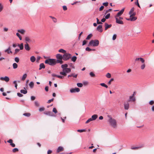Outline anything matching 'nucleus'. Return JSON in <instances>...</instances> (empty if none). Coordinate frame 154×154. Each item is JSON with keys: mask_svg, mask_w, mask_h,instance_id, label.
<instances>
[{"mask_svg": "<svg viewBox=\"0 0 154 154\" xmlns=\"http://www.w3.org/2000/svg\"><path fill=\"white\" fill-rule=\"evenodd\" d=\"M80 89L79 88H72L71 89L70 91L71 93H75L76 92H79L80 91Z\"/></svg>", "mask_w": 154, "mask_h": 154, "instance_id": "423d86ee", "label": "nucleus"}, {"mask_svg": "<svg viewBox=\"0 0 154 154\" xmlns=\"http://www.w3.org/2000/svg\"><path fill=\"white\" fill-rule=\"evenodd\" d=\"M56 58L57 59L60 60H62L63 59V56L61 55L60 54H57L56 56Z\"/></svg>", "mask_w": 154, "mask_h": 154, "instance_id": "f3484780", "label": "nucleus"}, {"mask_svg": "<svg viewBox=\"0 0 154 154\" xmlns=\"http://www.w3.org/2000/svg\"><path fill=\"white\" fill-rule=\"evenodd\" d=\"M97 30L100 32H102L103 31L102 25H99L97 27Z\"/></svg>", "mask_w": 154, "mask_h": 154, "instance_id": "dca6fc26", "label": "nucleus"}, {"mask_svg": "<svg viewBox=\"0 0 154 154\" xmlns=\"http://www.w3.org/2000/svg\"><path fill=\"white\" fill-rule=\"evenodd\" d=\"M134 8H132L129 13V14H131L132 12H133L134 11Z\"/></svg>", "mask_w": 154, "mask_h": 154, "instance_id": "79ce46f5", "label": "nucleus"}, {"mask_svg": "<svg viewBox=\"0 0 154 154\" xmlns=\"http://www.w3.org/2000/svg\"><path fill=\"white\" fill-rule=\"evenodd\" d=\"M88 82L87 81H85L83 82V84L84 85H86L88 84Z\"/></svg>", "mask_w": 154, "mask_h": 154, "instance_id": "774afa93", "label": "nucleus"}, {"mask_svg": "<svg viewBox=\"0 0 154 154\" xmlns=\"http://www.w3.org/2000/svg\"><path fill=\"white\" fill-rule=\"evenodd\" d=\"M130 17L131 21H134L137 19V18L134 17Z\"/></svg>", "mask_w": 154, "mask_h": 154, "instance_id": "473e14b6", "label": "nucleus"}, {"mask_svg": "<svg viewBox=\"0 0 154 154\" xmlns=\"http://www.w3.org/2000/svg\"><path fill=\"white\" fill-rule=\"evenodd\" d=\"M18 46L19 47L20 50H23V43H21L20 44H18Z\"/></svg>", "mask_w": 154, "mask_h": 154, "instance_id": "393cba45", "label": "nucleus"}, {"mask_svg": "<svg viewBox=\"0 0 154 154\" xmlns=\"http://www.w3.org/2000/svg\"><path fill=\"white\" fill-rule=\"evenodd\" d=\"M100 85L103 87H104L106 88H107L108 86L104 83H101L100 84Z\"/></svg>", "mask_w": 154, "mask_h": 154, "instance_id": "c9c22d12", "label": "nucleus"}, {"mask_svg": "<svg viewBox=\"0 0 154 154\" xmlns=\"http://www.w3.org/2000/svg\"><path fill=\"white\" fill-rule=\"evenodd\" d=\"M18 151V149L17 148H15L13 149L12 151L13 152H15Z\"/></svg>", "mask_w": 154, "mask_h": 154, "instance_id": "3c124183", "label": "nucleus"}, {"mask_svg": "<svg viewBox=\"0 0 154 154\" xmlns=\"http://www.w3.org/2000/svg\"><path fill=\"white\" fill-rule=\"evenodd\" d=\"M77 86L79 87H82L83 86V84L80 83H77Z\"/></svg>", "mask_w": 154, "mask_h": 154, "instance_id": "a19ab883", "label": "nucleus"}, {"mask_svg": "<svg viewBox=\"0 0 154 154\" xmlns=\"http://www.w3.org/2000/svg\"><path fill=\"white\" fill-rule=\"evenodd\" d=\"M108 4H109L108 2H104V3H103V5L105 6L106 7L108 5Z\"/></svg>", "mask_w": 154, "mask_h": 154, "instance_id": "4d7b16f0", "label": "nucleus"}, {"mask_svg": "<svg viewBox=\"0 0 154 154\" xmlns=\"http://www.w3.org/2000/svg\"><path fill=\"white\" fill-rule=\"evenodd\" d=\"M35 104L36 106H39V103H38V102L37 101H35Z\"/></svg>", "mask_w": 154, "mask_h": 154, "instance_id": "052dcab7", "label": "nucleus"}, {"mask_svg": "<svg viewBox=\"0 0 154 154\" xmlns=\"http://www.w3.org/2000/svg\"><path fill=\"white\" fill-rule=\"evenodd\" d=\"M116 20V23H117L120 24H123L124 23L123 21L119 20L118 17H115Z\"/></svg>", "mask_w": 154, "mask_h": 154, "instance_id": "1a4fd4ad", "label": "nucleus"}, {"mask_svg": "<svg viewBox=\"0 0 154 154\" xmlns=\"http://www.w3.org/2000/svg\"><path fill=\"white\" fill-rule=\"evenodd\" d=\"M57 63H60L61 64H62L63 63V61L62 60H56Z\"/></svg>", "mask_w": 154, "mask_h": 154, "instance_id": "de8ad7c7", "label": "nucleus"}, {"mask_svg": "<svg viewBox=\"0 0 154 154\" xmlns=\"http://www.w3.org/2000/svg\"><path fill=\"white\" fill-rule=\"evenodd\" d=\"M45 63L52 66L55 65L57 62L55 59L49 58L45 60Z\"/></svg>", "mask_w": 154, "mask_h": 154, "instance_id": "f03ea898", "label": "nucleus"}, {"mask_svg": "<svg viewBox=\"0 0 154 154\" xmlns=\"http://www.w3.org/2000/svg\"><path fill=\"white\" fill-rule=\"evenodd\" d=\"M85 131V129H79L77 130V131L79 132H82Z\"/></svg>", "mask_w": 154, "mask_h": 154, "instance_id": "bf43d9fd", "label": "nucleus"}, {"mask_svg": "<svg viewBox=\"0 0 154 154\" xmlns=\"http://www.w3.org/2000/svg\"><path fill=\"white\" fill-rule=\"evenodd\" d=\"M124 108L126 110H128L129 107V104L128 102H125L124 104Z\"/></svg>", "mask_w": 154, "mask_h": 154, "instance_id": "9d476101", "label": "nucleus"}, {"mask_svg": "<svg viewBox=\"0 0 154 154\" xmlns=\"http://www.w3.org/2000/svg\"><path fill=\"white\" fill-rule=\"evenodd\" d=\"M30 60L33 63L36 60V58L34 56H32L30 57Z\"/></svg>", "mask_w": 154, "mask_h": 154, "instance_id": "412c9836", "label": "nucleus"}, {"mask_svg": "<svg viewBox=\"0 0 154 154\" xmlns=\"http://www.w3.org/2000/svg\"><path fill=\"white\" fill-rule=\"evenodd\" d=\"M99 41L98 40H92L89 42L88 46L97 47L99 45Z\"/></svg>", "mask_w": 154, "mask_h": 154, "instance_id": "7ed1b4c3", "label": "nucleus"}, {"mask_svg": "<svg viewBox=\"0 0 154 154\" xmlns=\"http://www.w3.org/2000/svg\"><path fill=\"white\" fill-rule=\"evenodd\" d=\"M144 145L143 144H142L140 145L138 147H133L132 146L131 147V149H137L140 148H141L144 147Z\"/></svg>", "mask_w": 154, "mask_h": 154, "instance_id": "6e6552de", "label": "nucleus"}, {"mask_svg": "<svg viewBox=\"0 0 154 154\" xmlns=\"http://www.w3.org/2000/svg\"><path fill=\"white\" fill-rule=\"evenodd\" d=\"M89 74L90 76L91 77H94L95 76V74L93 72H90Z\"/></svg>", "mask_w": 154, "mask_h": 154, "instance_id": "ea45409f", "label": "nucleus"}, {"mask_svg": "<svg viewBox=\"0 0 154 154\" xmlns=\"http://www.w3.org/2000/svg\"><path fill=\"white\" fill-rule=\"evenodd\" d=\"M63 71H64L66 73H69L71 71V69L69 68H66L65 69H63Z\"/></svg>", "mask_w": 154, "mask_h": 154, "instance_id": "4be33fe9", "label": "nucleus"}, {"mask_svg": "<svg viewBox=\"0 0 154 154\" xmlns=\"http://www.w3.org/2000/svg\"><path fill=\"white\" fill-rule=\"evenodd\" d=\"M93 121L91 119V118H90L89 119H88L86 122L85 123L86 124L90 122Z\"/></svg>", "mask_w": 154, "mask_h": 154, "instance_id": "09e8293b", "label": "nucleus"}, {"mask_svg": "<svg viewBox=\"0 0 154 154\" xmlns=\"http://www.w3.org/2000/svg\"><path fill=\"white\" fill-rule=\"evenodd\" d=\"M29 86L30 87L32 88L34 86V83L32 82H30V83L29 84Z\"/></svg>", "mask_w": 154, "mask_h": 154, "instance_id": "cd10ccee", "label": "nucleus"}, {"mask_svg": "<svg viewBox=\"0 0 154 154\" xmlns=\"http://www.w3.org/2000/svg\"><path fill=\"white\" fill-rule=\"evenodd\" d=\"M114 79L113 78H111L110 80H109V82H108V84L109 85H110L111 84V82L113 81V80Z\"/></svg>", "mask_w": 154, "mask_h": 154, "instance_id": "680f3d73", "label": "nucleus"}, {"mask_svg": "<svg viewBox=\"0 0 154 154\" xmlns=\"http://www.w3.org/2000/svg\"><path fill=\"white\" fill-rule=\"evenodd\" d=\"M13 68L14 69H16L18 67L17 64L16 63H14L13 64Z\"/></svg>", "mask_w": 154, "mask_h": 154, "instance_id": "2f4dec72", "label": "nucleus"}, {"mask_svg": "<svg viewBox=\"0 0 154 154\" xmlns=\"http://www.w3.org/2000/svg\"><path fill=\"white\" fill-rule=\"evenodd\" d=\"M63 148L62 146H60L58 147L57 148V152L58 153L63 151Z\"/></svg>", "mask_w": 154, "mask_h": 154, "instance_id": "a211bd4d", "label": "nucleus"}, {"mask_svg": "<svg viewBox=\"0 0 154 154\" xmlns=\"http://www.w3.org/2000/svg\"><path fill=\"white\" fill-rule=\"evenodd\" d=\"M106 76L107 78H109L111 77V75L110 73H108L106 74Z\"/></svg>", "mask_w": 154, "mask_h": 154, "instance_id": "8fccbe9b", "label": "nucleus"}, {"mask_svg": "<svg viewBox=\"0 0 154 154\" xmlns=\"http://www.w3.org/2000/svg\"><path fill=\"white\" fill-rule=\"evenodd\" d=\"M97 115L96 114H94L92 116L91 119L93 121L95 120L97 118Z\"/></svg>", "mask_w": 154, "mask_h": 154, "instance_id": "aec40b11", "label": "nucleus"}, {"mask_svg": "<svg viewBox=\"0 0 154 154\" xmlns=\"http://www.w3.org/2000/svg\"><path fill=\"white\" fill-rule=\"evenodd\" d=\"M87 42H88L85 40H84L83 41V42H82V45H85L86 44V43Z\"/></svg>", "mask_w": 154, "mask_h": 154, "instance_id": "0e129e2a", "label": "nucleus"}, {"mask_svg": "<svg viewBox=\"0 0 154 154\" xmlns=\"http://www.w3.org/2000/svg\"><path fill=\"white\" fill-rule=\"evenodd\" d=\"M97 24H102V22H100L98 18H97Z\"/></svg>", "mask_w": 154, "mask_h": 154, "instance_id": "864d4df0", "label": "nucleus"}, {"mask_svg": "<svg viewBox=\"0 0 154 154\" xmlns=\"http://www.w3.org/2000/svg\"><path fill=\"white\" fill-rule=\"evenodd\" d=\"M24 39L26 43L29 42L31 41V39L30 37L28 36H25Z\"/></svg>", "mask_w": 154, "mask_h": 154, "instance_id": "f8f14e48", "label": "nucleus"}, {"mask_svg": "<svg viewBox=\"0 0 154 154\" xmlns=\"http://www.w3.org/2000/svg\"><path fill=\"white\" fill-rule=\"evenodd\" d=\"M104 26L105 27V30H106L108 28L111 27L112 26L111 24L109 25L107 23H105L104 24Z\"/></svg>", "mask_w": 154, "mask_h": 154, "instance_id": "2eb2a0df", "label": "nucleus"}, {"mask_svg": "<svg viewBox=\"0 0 154 154\" xmlns=\"http://www.w3.org/2000/svg\"><path fill=\"white\" fill-rule=\"evenodd\" d=\"M124 11V8L122 9L121 11H120L119 12H118L117 14L115 16V17H119L123 13Z\"/></svg>", "mask_w": 154, "mask_h": 154, "instance_id": "0eeeda50", "label": "nucleus"}, {"mask_svg": "<svg viewBox=\"0 0 154 154\" xmlns=\"http://www.w3.org/2000/svg\"><path fill=\"white\" fill-rule=\"evenodd\" d=\"M23 115L29 117L30 116V114L29 113H24Z\"/></svg>", "mask_w": 154, "mask_h": 154, "instance_id": "4c0bfd02", "label": "nucleus"}, {"mask_svg": "<svg viewBox=\"0 0 154 154\" xmlns=\"http://www.w3.org/2000/svg\"><path fill=\"white\" fill-rule=\"evenodd\" d=\"M68 65L66 64H62L61 66V68L63 69H65L66 68H67V67H68Z\"/></svg>", "mask_w": 154, "mask_h": 154, "instance_id": "b1692460", "label": "nucleus"}, {"mask_svg": "<svg viewBox=\"0 0 154 154\" xmlns=\"http://www.w3.org/2000/svg\"><path fill=\"white\" fill-rule=\"evenodd\" d=\"M77 59V57L75 56H73L71 58V60L74 62Z\"/></svg>", "mask_w": 154, "mask_h": 154, "instance_id": "c85d7f7f", "label": "nucleus"}, {"mask_svg": "<svg viewBox=\"0 0 154 154\" xmlns=\"http://www.w3.org/2000/svg\"><path fill=\"white\" fill-rule=\"evenodd\" d=\"M51 113H52V112L50 111H48L46 112H44V114H45L51 116H52V115H51Z\"/></svg>", "mask_w": 154, "mask_h": 154, "instance_id": "f704fd0d", "label": "nucleus"}, {"mask_svg": "<svg viewBox=\"0 0 154 154\" xmlns=\"http://www.w3.org/2000/svg\"><path fill=\"white\" fill-rule=\"evenodd\" d=\"M17 31L18 32L22 34H23L26 31L24 29H18L17 30Z\"/></svg>", "mask_w": 154, "mask_h": 154, "instance_id": "6ab92c4d", "label": "nucleus"}, {"mask_svg": "<svg viewBox=\"0 0 154 154\" xmlns=\"http://www.w3.org/2000/svg\"><path fill=\"white\" fill-rule=\"evenodd\" d=\"M4 52L5 53H7L8 54H12V52L11 51L10 46L8 48L5 50Z\"/></svg>", "mask_w": 154, "mask_h": 154, "instance_id": "ddd939ff", "label": "nucleus"}, {"mask_svg": "<svg viewBox=\"0 0 154 154\" xmlns=\"http://www.w3.org/2000/svg\"><path fill=\"white\" fill-rule=\"evenodd\" d=\"M0 80L2 81H5L6 82H7L9 81L10 79L8 77L5 76V77H1L0 78Z\"/></svg>", "mask_w": 154, "mask_h": 154, "instance_id": "39448f33", "label": "nucleus"}, {"mask_svg": "<svg viewBox=\"0 0 154 154\" xmlns=\"http://www.w3.org/2000/svg\"><path fill=\"white\" fill-rule=\"evenodd\" d=\"M24 48L27 51H29L30 50V48L28 43H26L24 45Z\"/></svg>", "mask_w": 154, "mask_h": 154, "instance_id": "4468645a", "label": "nucleus"}, {"mask_svg": "<svg viewBox=\"0 0 154 154\" xmlns=\"http://www.w3.org/2000/svg\"><path fill=\"white\" fill-rule=\"evenodd\" d=\"M71 56L72 55L71 54L69 53H67L66 52L63 55V60L65 61L68 60L71 58Z\"/></svg>", "mask_w": 154, "mask_h": 154, "instance_id": "20e7f679", "label": "nucleus"}, {"mask_svg": "<svg viewBox=\"0 0 154 154\" xmlns=\"http://www.w3.org/2000/svg\"><path fill=\"white\" fill-rule=\"evenodd\" d=\"M116 38V35L115 34L113 35V36L112 39L113 40H115Z\"/></svg>", "mask_w": 154, "mask_h": 154, "instance_id": "5fc2aeb1", "label": "nucleus"}, {"mask_svg": "<svg viewBox=\"0 0 154 154\" xmlns=\"http://www.w3.org/2000/svg\"><path fill=\"white\" fill-rule=\"evenodd\" d=\"M20 92L21 93H23V94H26L27 93V91L26 90H25L22 89V90H20Z\"/></svg>", "mask_w": 154, "mask_h": 154, "instance_id": "c756f323", "label": "nucleus"}, {"mask_svg": "<svg viewBox=\"0 0 154 154\" xmlns=\"http://www.w3.org/2000/svg\"><path fill=\"white\" fill-rule=\"evenodd\" d=\"M13 83L15 84V87L17 89V81H14L13 82Z\"/></svg>", "mask_w": 154, "mask_h": 154, "instance_id": "37998d69", "label": "nucleus"}, {"mask_svg": "<svg viewBox=\"0 0 154 154\" xmlns=\"http://www.w3.org/2000/svg\"><path fill=\"white\" fill-rule=\"evenodd\" d=\"M142 63H144L145 60H144L142 58H140V60Z\"/></svg>", "mask_w": 154, "mask_h": 154, "instance_id": "13d9d810", "label": "nucleus"}, {"mask_svg": "<svg viewBox=\"0 0 154 154\" xmlns=\"http://www.w3.org/2000/svg\"><path fill=\"white\" fill-rule=\"evenodd\" d=\"M58 51L59 52L62 53L63 54H65L66 52V51L63 49H60Z\"/></svg>", "mask_w": 154, "mask_h": 154, "instance_id": "a878e982", "label": "nucleus"}, {"mask_svg": "<svg viewBox=\"0 0 154 154\" xmlns=\"http://www.w3.org/2000/svg\"><path fill=\"white\" fill-rule=\"evenodd\" d=\"M17 95L20 97H22L23 96V95L20 93H17Z\"/></svg>", "mask_w": 154, "mask_h": 154, "instance_id": "69168bd1", "label": "nucleus"}, {"mask_svg": "<svg viewBox=\"0 0 154 154\" xmlns=\"http://www.w3.org/2000/svg\"><path fill=\"white\" fill-rule=\"evenodd\" d=\"M109 118L108 121L109 125L114 128H116L117 127V122L115 119L112 118V117L109 115L107 116Z\"/></svg>", "mask_w": 154, "mask_h": 154, "instance_id": "f257e3e1", "label": "nucleus"}, {"mask_svg": "<svg viewBox=\"0 0 154 154\" xmlns=\"http://www.w3.org/2000/svg\"><path fill=\"white\" fill-rule=\"evenodd\" d=\"M14 60L16 63H18L19 61V58L17 57H15L14 58Z\"/></svg>", "mask_w": 154, "mask_h": 154, "instance_id": "58836bf2", "label": "nucleus"}, {"mask_svg": "<svg viewBox=\"0 0 154 154\" xmlns=\"http://www.w3.org/2000/svg\"><path fill=\"white\" fill-rule=\"evenodd\" d=\"M53 112H54L55 113H56L57 112V111L56 109L55 108H53Z\"/></svg>", "mask_w": 154, "mask_h": 154, "instance_id": "6e6d98bb", "label": "nucleus"}, {"mask_svg": "<svg viewBox=\"0 0 154 154\" xmlns=\"http://www.w3.org/2000/svg\"><path fill=\"white\" fill-rule=\"evenodd\" d=\"M39 70H41L42 69H44L45 67V66L43 63H41L39 65Z\"/></svg>", "mask_w": 154, "mask_h": 154, "instance_id": "5701e85b", "label": "nucleus"}, {"mask_svg": "<svg viewBox=\"0 0 154 154\" xmlns=\"http://www.w3.org/2000/svg\"><path fill=\"white\" fill-rule=\"evenodd\" d=\"M85 50L87 51H94L95 50L94 49H92L90 48L89 47H87L85 48Z\"/></svg>", "mask_w": 154, "mask_h": 154, "instance_id": "72a5a7b5", "label": "nucleus"}, {"mask_svg": "<svg viewBox=\"0 0 154 154\" xmlns=\"http://www.w3.org/2000/svg\"><path fill=\"white\" fill-rule=\"evenodd\" d=\"M44 110V108L43 107L40 108L39 109V111H40V112L43 111Z\"/></svg>", "mask_w": 154, "mask_h": 154, "instance_id": "338daca9", "label": "nucleus"}, {"mask_svg": "<svg viewBox=\"0 0 154 154\" xmlns=\"http://www.w3.org/2000/svg\"><path fill=\"white\" fill-rule=\"evenodd\" d=\"M110 16V14L109 13L108 14L106 15L105 16V18L106 19H108L109 18Z\"/></svg>", "mask_w": 154, "mask_h": 154, "instance_id": "a18cd8bd", "label": "nucleus"}, {"mask_svg": "<svg viewBox=\"0 0 154 154\" xmlns=\"http://www.w3.org/2000/svg\"><path fill=\"white\" fill-rule=\"evenodd\" d=\"M66 72H65L64 71H63L62 72H60V75H64V76H66Z\"/></svg>", "mask_w": 154, "mask_h": 154, "instance_id": "e433bc0d", "label": "nucleus"}, {"mask_svg": "<svg viewBox=\"0 0 154 154\" xmlns=\"http://www.w3.org/2000/svg\"><path fill=\"white\" fill-rule=\"evenodd\" d=\"M54 100V98H52L51 99H50V100H49L48 102H47V103H50L52 101H53V100Z\"/></svg>", "mask_w": 154, "mask_h": 154, "instance_id": "e2e57ef3", "label": "nucleus"}, {"mask_svg": "<svg viewBox=\"0 0 154 154\" xmlns=\"http://www.w3.org/2000/svg\"><path fill=\"white\" fill-rule=\"evenodd\" d=\"M27 75L25 73V74H24L23 76V77L22 78V80H24L25 79H26V77H27Z\"/></svg>", "mask_w": 154, "mask_h": 154, "instance_id": "7c9ffc66", "label": "nucleus"}, {"mask_svg": "<svg viewBox=\"0 0 154 154\" xmlns=\"http://www.w3.org/2000/svg\"><path fill=\"white\" fill-rule=\"evenodd\" d=\"M20 49H16L15 50V52L14 53V54H17L19 51Z\"/></svg>", "mask_w": 154, "mask_h": 154, "instance_id": "603ef678", "label": "nucleus"}, {"mask_svg": "<svg viewBox=\"0 0 154 154\" xmlns=\"http://www.w3.org/2000/svg\"><path fill=\"white\" fill-rule=\"evenodd\" d=\"M145 67V65L144 63H143L140 66L141 69H143Z\"/></svg>", "mask_w": 154, "mask_h": 154, "instance_id": "c03bdc74", "label": "nucleus"}, {"mask_svg": "<svg viewBox=\"0 0 154 154\" xmlns=\"http://www.w3.org/2000/svg\"><path fill=\"white\" fill-rule=\"evenodd\" d=\"M41 57L40 56H38L37 57L36 60V62L37 63H39V60H40V59H41Z\"/></svg>", "mask_w": 154, "mask_h": 154, "instance_id": "49530a36", "label": "nucleus"}, {"mask_svg": "<svg viewBox=\"0 0 154 154\" xmlns=\"http://www.w3.org/2000/svg\"><path fill=\"white\" fill-rule=\"evenodd\" d=\"M92 36V34L91 33L89 35H88L86 38V40H89L90 39L91 37Z\"/></svg>", "mask_w": 154, "mask_h": 154, "instance_id": "bb28decb", "label": "nucleus"}, {"mask_svg": "<svg viewBox=\"0 0 154 154\" xmlns=\"http://www.w3.org/2000/svg\"><path fill=\"white\" fill-rule=\"evenodd\" d=\"M136 100V99L135 97H133L132 96H130L129 97V100L128 102H134Z\"/></svg>", "mask_w": 154, "mask_h": 154, "instance_id": "9b49d317", "label": "nucleus"}]
</instances>
